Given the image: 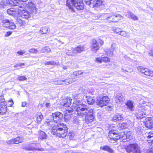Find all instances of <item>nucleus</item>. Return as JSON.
Returning <instances> with one entry per match:
<instances>
[{"label": "nucleus", "instance_id": "obj_21", "mask_svg": "<svg viewBox=\"0 0 153 153\" xmlns=\"http://www.w3.org/2000/svg\"><path fill=\"white\" fill-rule=\"evenodd\" d=\"M146 127L151 128L153 126V121L151 117H147L145 119V121L144 122Z\"/></svg>", "mask_w": 153, "mask_h": 153}, {"label": "nucleus", "instance_id": "obj_8", "mask_svg": "<svg viewBox=\"0 0 153 153\" xmlns=\"http://www.w3.org/2000/svg\"><path fill=\"white\" fill-rule=\"evenodd\" d=\"M18 9L19 14L20 15V16L21 18L27 19L30 16L29 13L25 10L24 6H22V5L19 6Z\"/></svg>", "mask_w": 153, "mask_h": 153}, {"label": "nucleus", "instance_id": "obj_56", "mask_svg": "<svg viewBox=\"0 0 153 153\" xmlns=\"http://www.w3.org/2000/svg\"><path fill=\"white\" fill-rule=\"evenodd\" d=\"M95 61L96 62L99 63H101L102 62V57L100 58L97 57V58L95 60Z\"/></svg>", "mask_w": 153, "mask_h": 153}, {"label": "nucleus", "instance_id": "obj_33", "mask_svg": "<svg viewBox=\"0 0 153 153\" xmlns=\"http://www.w3.org/2000/svg\"><path fill=\"white\" fill-rule=\"evenodd\" d=\"M13 139L14 144H18L22 142L24 140V138L22 136H19Z\"/></svg>", "mask_w": 153, "mask_h": 153}, {"label": "nucleus", "instance_id": "obj_11", "mask_svg": "<svg viewBox=\"0 0 153 153\" xmlns=\"http://www.w3.org/2000/svg\"><path fill=\"white\" fill-rule=\"evenodd\" d=\"M108 136L111 140L116 141L120 138V133L114 130H111L109 131Z\"/></svg>", "mask_w": 153, "mask_h": 153}, {"label": "nucleus", "instance_id": "obj_24", "mask_svg": "<svg viewBox=\"0 0 153 153\" xmlns=\"http://www.w3.org/2000/svg\"><path fill=\"white\" fill-rule=\"evenodd\" d=\"M93 5L94 7H99L103 5V2L102 0H94Z\"/></svg>", "mask_w": 153, "mask_h": 153}, {"label": "nucleus", "instance_id": "obj_43", "mask_svg": "<svg viewBox=\"0 0 153 153\" xmlns=\"http://www.w3.org/2000/svg\"><path fill=\"white\" fill-rule=\"evenodd\" d=\"M68 135L69 136L70 139L74 140L75 138V132L73 131H70Z\"/></svg>", "mask_w": 153, "mask_h": 153}, {"label": "nucleus", "instance_id": "obj_58", "mask_svg": "<svg viewBox=\"0 0 153 153\" xmlns=\"http://www.w3.org/2000/svg\"><path fill=\"white\" fill-rule=\"evenodd\" d=\"M6 143L8 145H10L11 144H14L13 139H12L10 140L7 141Z\"/></svg>", "mask_w": 153, "mask_h": 153}, {"label": "nucleus", "instance_id": "obj_30", "mask_svg": "<svg viewBox=\"0 0 153 153\" xmlns=\"http://www.w3.org/2000/svg\"><path fill=\"white\" fill-rule=\"evenodd\" d=\"M82 105L85 104H83L78 99L73 102V107L74 108V109H76V108H77L78 106H81Z\"/></svg>", "mask_w": 153, "mask_h": 153}, {"label": "nucleus", "instance_id": "obj_48", "mask_svg": "<svg viewBox=\"0 0 153 153\" xmlns=\"http://www.w3.org/2000/svg\"><path fill=\"white\" fill-rule=\"evenodd\" d=\"M83 72L81 70H79L74 72L73 75L76 76L79 75L83 73Z\"/></svg>", "mask_w": 153, "mask_h": 153}, {"label": "nucleus", "instance_id": "obj_15", "mask_svg": "<svg viewBox=\"0 0 153 153\" xmlns=\"http://www.w3.org/2000/svg\"><path fill=\"white\" fill-rule=\"evenodd\" d=\"M73 111L74 109L72 108H69L66 110L64 117L65 122H67L71 119Z\"/></svg>", "mask_w": 153, "mask_h": 153}, {"label": "nucleus", "instance_id": "obj_54", "mask_svg": "<svg viewBox=\"0 0 153 153\" xmlns=\"http://www.w3.org/2000/svg\"><path fill=\"white\" fill-rule=\"evenodd\" d=\"M25 65V64L24 63H19L18 64H16L14 66V67H22V66H24Z\"/></svg>", "mask_w": 153, "mask_h": 153}, {"label": "nucleus", "instance_id": "obj_59", "mask_svg": "<svg viewBox=\"0 0 153 153\" xmlns=\"http://www.w3.org/2000/svg\"><path fill=\"white\" fill-rule=\"evenodd\" d=\"M148 138L149 139L147 140L148 142L149 143H152L153 144V137H149Z\"/></svg>", "mask_w": 153, "mask_h": 153}, {"label": "nucleus", "instance_id": "obj_14", "mask_svg": "<svg viewBox=\"0 0 153 153\" xmlns=\"http://www.w3.org/2000/svg\"><path fill=\"white\" fill-rule=\"evenodd\" d=\"M138 71L147 76H153V71H151L147 68H145L141 66L137 67Z\"/></svg>", "mask_w": 153, "mask_h": 153}, {"label": "nucleus", "instance_id": "obj_40", "mask_svg": "<svg viewBox=\"0 0 153 153\" xmlns=\"http://www.w3.org/2000/svg\"><path fill=\"white\" fill-rule=\"evenodd\" d=\"M118 127L120 129H124L128 128V125L126 123H120L119 124Z\"/></svg>", "mask_w": 153, "mask_h": 153}, {"label": "nucleus", "instance_id": "obj_63", "mask_svg": "<svg viewBox=\"0 0 153 153\" xmlns=\"http://www.w3.org/2000/svg\"><path fill=\"white\" fill-rule=\"evenodd\" d=\"M146 153H153V149H151L147 150Z\"/></svg>", "mask_w": 153, "mask_h": 153}, {"label": "nucleus", "instance_id": "obj_10", "mask_svg": "<svg viewBox=\"0 0 153 153\" xmlns=\"http://www.w3.org/2000/svg\"><path fill=\"white\" fill-rule=\"evenodd\" d=\"M109 100L108 97L104 96L102 98H100L97 99V105L101 107H102L106 105L109 102Z\"/></svg>", "mask_w": 153, "mask_h": 153}, {"label": "nucleus", "instance_id": "obj_38", "mask_svg": "<svg viewBox=\"0 0 153 153\" xmlns=\"http://www.w3.org/2000/svg\"><path fill=\"white\" fill-rule=\"evenodd\" d=\"M7 1L8 4H10L13 6H17L18 4L17 2V0H6Z\"/></svg>", "mask_w": 153, "mask_h": 153}, {"label": "nucleus", "instance_id": "obj_13", "mask_svg": "<svg viewBox=\"0 0 153 153\" xmlns=\"http://www.w3.org/2000/svg\"><path fill=\"white\" fill-rule=\"evenodd\" d=\"M52 116L53 121L56 123L61 121L63 117V114L59 112H56L53 113Z\"/></svg>", "mask_w": 153, "mask_h": 153}, {"label": "nucleus", "instance_id": "obj_23", "mask_svg": "<svg viewBox=\"0 0 153 153\" xmlns=\"http://www.w3.org/2000/svg\"><path fill=\"white\" fill-rule=\"evenodd\" d=\"M38 138L41 140H43L47 138V135L43 131L39 130L38 132Z\"/></svg>", "mask_w": 153, "mask_h": 153}, {"label": "nucleus", "instance_id": "obj_50", "mask_svg": "<svg viewBox=\"0 0 153 153\" xmlns=\"http://www.w3.org/2000/svg\"><path fill=\"white\" fill-rule=\"evenodd\" d=\"M119 34L121 35V36H123L126 37L127 36L128 34L126 32L124 31H120Z\"/></svg>", "mask_w": 153, "mask_h": 153}, {"label": "nucleus", "instance_id": "obj_32", "mask_svg": "<svg viewBox=\"0 0 153 153\" xmlns=\"http://www.w3.org/2000/svg\"><path fill=\"white\" fill-rule=\"evenodd\" d=\"M100 149L104 151H107L110 153H113L114 151L111 148L108 146H105L102 147L101 146Z\"/></svg>", "mask_w": 153, "mask_h": 153}, {"label": "nucleus", "instance_id": "obj_53", "mask_svg": "<svg viewBox=\"0 0 153 153\" xmlns=\"http://www.w3.org/2000/svg\"><path fill=\"white\" fill-rule=\"evenodd\" d=\"M25 53V51L24 50H22L19 51L17 52V53L19 55H22Z\"/></svg>", "mask_w": 153, "mask_h": 153}, {"label": "nucleus", "instance_id": "obj_31", "mask_svg": "<svg viewBox=\"0 0 153 153\" xmlns=\"http://www.w3.org/2000/svg\"><path fill=\"white\" fill-rule=\"evenodd\" d=\"M113 44L111 45V48L107 49L105 51V54L108 56H111L113 55V51L114 50V48H112Z\"/></svg>", "mask_w": 153, "mask_h": 153}, {"label": "nucleus", "instance_id": "obj_34", "mask_svg": "<svg viewBox=\"0 0 153 153\" xmlns=\"http://www.w3.org/2000/svg\"><path fill=\"white\" fill-rule=\"evenodd\" d=\"M36 117L37 123H39L41 121L43 116L41 113L38 112L36 114Z\"/></svg>", "mask_w": 153, "mask_h": 153}, {"label": "nucleus", "instance_id": "obj_26", "mask_svg": "<svg viewBox=\"0 0 153 153\" xmlns=\"http://www.w3.org/2000/svg\"><path fill=\"white\" fill-rule=\"evenodd\" d=\"M125 105L127 106V108L131 111H134V102L130 100H128L126 103Z\"/></svg>", "mask_w": 153, "mask_h": 153}, {"label": "nucleus", "instance_id": "obj_5", "mask_svg": "<svg viewBox=\"0 0 153 153\" xmlns=\"http://www.w3.org/2000/svg\"><path fill=\"white\" fill-rule=\"evenodd\" d=\"M126 149V151L129 153H141L140 148L137 143L128 145Z\"/></svg>", "mask_w": 153, "mask_h": 153}, {"label": "nucleus", "instance_id": "obj_7", "mask_svg": "<svg viewBox=\"0 0 153 153\" xmlns=\"http://www.w3.org/2000/svg\"><path fill=\"white\" fill-rule=\"evenodd\" d=\"M138 111L135 114V116L137 119H141L145 117L146 110L144 107L141 104H139L137 106Z\"/></svg>", "mask_w": 153, "mask_h": 153}, {"label": "nucleus", "instance_id": "obj_18", "mask_svg": "<svg viewBox=\"0 0 153 153\" xmlns=\"http://www.w3.org/2000/svg\"><path fill=\"white\" fill-rule=\"evenodd\" d=\"M27 7L29 10L31 11L32 15L35 14L36 12V9L35 4L32 2H29L27 4Z\"/></svg>", "mask_w": 153, "mask_h": 153}, {"label": "nucleus", "instance_id": "obj_6", "mask_svg": "<svg viewBox=\"0 0 153 153\" xmlns=\"http://www.w3.org/2000/svg\"><path fill=\"white\" fill-rule=\"evenodd\" d=\"M126 149V151L129 153H141L140 148L137 143L128 145Z\"/></svg>", "mask_w": 153, "mask_h": 153}, {"label": "nucleus", "instance_id": "obj_61", "mask_svg": "<svg viewBox=\"0 0 153 153\" xmlns=\"http://www.w3.org/2000/svg\"><path fill=\"white\" fill-rule=\"evenodd\" d=\"M120 29L118 27H117L116 28V29L114 31L117 33H118L119 34V33H120Z\"/></svg>", "mask_w": 153, "mask_h": 153}, {"label": "nucleus", "instance_id": "obj_45", "mask_svg": "<svg viewBox=\"0 0 153 153\" xmlns=\"http://www.w3.org/2000/svg\"><path fill=\"white\" fill-rule=\"evenodd\" d=\"M102 61L105 62H110V58L107 56L102 57Z\"/></svg>", "mask_w": 153, "mask_h": 153}, {"label": "nucleus", "instance_id": "obj_9", "mask_svg": "<svg viewBox=\"0 0 153 153\" xmlns=\"http://www.w3.org/2000/svg\"><path fill=\"white\" fill-rule=\"evenodd\" d=\"M93 114V109H90L89 111L85 115V121L87 124L91 123L93 121L94 118Z\"/></svg>", "mask_w": 153, "mask_h": 153}, {"label": "nucleus", "instance_id": "obj_3", "mask_svg": "<svg viewBox=\"0 0 153 153\" xmlns=\"http://www.w3.org/2000/svg\"><path fill=\"white\" fill-rule=\"evenodd\" d=\"M66 5L73 11H74L73 5L78 10H82L84 9L83 0H66Z\"/></svg>", "mask_w": 153, "mask_h": 153}, {"label": "nucleus", "instance_id": "obj_28", "mask_svg": "<svg viewBox=\"0 0 153 153\" xmlns=\"http://www.w3.org/2000/svg\"><path fill=\"white\" fill-rule=\"evenodd\" d=\"M6 104H0V114H4L6 113L7 108Z\"/></svg>", "mask_w": 153, "mask_h": 153}, {"label": "nucleus", "instance_id": "obj_1", "mask_svg": "<svg viewBox=\"0 0 153 153\" xmlns=\"http://www.w3.org/2000/svg\"><path fill=\"white\" fill-rule=\"evenodd\" d=\"M53 122L48 120L44 123V124L45 126L52 127V131L51 133L53 134L56 135L60 137H65L68 131V128L66 125L63 123H60L52 126Z\"/></svg>", "mask_w": 153, "mask_h": 153}, {"label": "nucleus", "instance_id": "obj_42", "mask_svg": "<svg viewBox=\"0 0 153 153\" xmlns=\"http://www.w3.org/2000/svg\"><path fill=\"white\" fill-rule=\"evenodd\" d=\"M49 28L47 27H44L41 28L40 31L42 34H44L47 33L48 30Z\"/></svg>", "mask_w": 153, "mask_h": 153}, {"label": "nucleus", "instance_id": "obj_51", "mask_svg": "<svg viewBox=\"0 0 153 153\" xmlns=\"http://www.w3.org/2000/svg\"><path fill=\"white\" fill-rule=\"evenodd\" d=\"M141 99V95H136L134 97H133V99L134 100H137V101L139 100L140 101V100Z\"/></svg>", "mask_w": 153, "mask_h": 153}, {"label": "nucleus", "instance_id": "obj_12", "mask_svg": "<svg viewBox=\"0 0 153 153\" xmlns=\"http://www.w3.org/2000/svg\"><path fill=\"white\" fill-rule=\"evenodd\" d=\"M2 25L4 27H7L10 29H14L16 27L15 25L13 22L7 20L5 19L2 20Z\"/></svg>", "mask_w": 153, "mask_h": 153}, {"label": "nucleus", "instance_id": "obj_47", "mask_svg": "<svg viewBox=\"0 0 153 153\" xmlns=\"http://www.w3.org/2000/svg\"><path fill=\"white\" fill-rule=\"evenodd\" d=\"M28 51L31 53H33L34 54H36L38 52V51L37 49L33 48H30L29 49V50Z\"/></svg>", "mask_w": 153, "mask_h": 153}, {"label": "nucleus", "instance_id": "obj_4", "mask_svg": "<svg viewBox=\"0 0 153 153\" xmlns=\"http://www.w3.org/2000/svg\"><path fill=\"white\" fill-rule=\"evenodd\" d=\"M90 109L86 105H82L78 106L75 109L78 115L83 117L87 114Z\"/></svg>", "mask_w": 153, "mask_h": 153}, {"label": "nucleus", "instance_id": "obj_35", "mask_svg": "<svg viewBox=\"0 0 153 153\" xmlns=\"http://www.w3.org/2000/svg\"><path fill=\"white\" fill-rule=\"evenodd\" d=\"M120 139L123 142H126L127 140V136H126V134L122 132L120 134Z\"/></svg>", "mask_w": 153, "mask_h": 153}, {"label": "nucleus", "instance_id": "obj_20", "mask_svg": "<svg viewBox=\"0 0 153 153\" xmlns=\"http://www.w3.org/2000/svg\"><path fill=\"white\" fill-rule=\"evenodd\" d=\"M72 99L69 97H67L66 98L62 100L61 102V105L63 106L64 107H68L71 103Z\"/></svg>", "mask_w": 153, "mask_h": 153}, {"label": "nucleus", "instance_id": "obj_62", "mask_svg": "<svg viewBox=\"0 0 153 153\" xmlns=\"http://www.w3.org/2000/svg\"><path fill=\"white\" fill-rule=\"evenodd\" d=\"M153 137V131L149 132V135L147 136V137L149 138V137Z\"/></svg>", "mask_w": 153, "mask_h": 153}, {"label": "nucleus", "instance_id": "obj_17", "mask_svg": "<svg viewBox=\"0 0 153 153\" xmlns=\"http://www.w3.org/2000/svg\"><path fill=\"white\" fill-rule=\"evenodd\" d=\"M19 6H17L15 8H11L8 9L7 10V13L9 14L12 15L13 16H16L19 15Z\"/></svg>", "mask_w": 153, "mask_h": 153}, {"label": "nucleus", "instance_id": "obj_29", "mask_svg": "<svg viewBox=\"0 0 153 153\" xmlns=\"http://www.w3.org/2000/svg\"><path fill=\"white\" fill-rule=\"evenodd\" d=\"M84 49V48L83 46H79L73 48V52L74 53H79L83 51Z\"/></svg>", "mask_w": 153, "mask_h": 153}, {"label": "nucleus", "instance_id": "obj_52", "mask_svg": "<svg viewBox=\"0 0 153 153\" xmlns=\"http://www.w3.org/2000/svg\"><path fill=\"white\" fill-rule=\"evenodd\" d=\"M74 53L73 52V49L72 51L68 50L66 52V54L68 56L74 55Z\"/></svg>", "mask_w": 153, "mask_h": 153}, {"label": "nucleus", "instance_id": "obj_36", "mask_svg": "<svg viewBox=\"0 0 153 153\" xmlns=\"http://www.w3.org/2000/svg\"><path fill=\"white\" fill-rule=\"evenodd\" d=\"M127 16L129 18H131L133 20H138V18L137 17L134 15L133 13L130 11H128L127 12Z\"/></svg>", "mask_w": 153, "mask_h": 153}, {"label": "nucleus", "instance_id": "obj_57", "mask_svg": "<svg viewBox=\"0 0 153 153\" xmlns=\"http://www.w3.org/2000/svg\"><path fill=\"white\" fill-rule=\"evenodd\" d=\"M13 104L14 102L12 99H10L8 101V105L9 106L11 107Z\"/></svg>", "mask_w": 153, "mask_h": 153}, {"label": "nucleus", "instance_id": "obj_46", "mask_svg": "<svg viewBox=\"0 0 153 153\" xmlns=\"http://www.w3.org/2000/svg\"><path fill=\"white\" fill-rule=\"evenodd\" d=\"M7 103L5 101L4 97L1 96L0 97V104H6Z\"/></svg>", "mask_w": 153, "mask_h": 153}, {"label": "nucleus", "instance_id": "obj_64", "mask_svg": "<svg viewBox=\"0 0 153 153\" xmlns=\"http://www.w3.org/2000/svg\"><path fill=\"white\" fill-rule=\"evenodd\" d=\"M12 33V32L10 31H8L5 34V36L7 37L10 36Z\"/></svg>", "mask_w": 153, "mask_h": 153}, {"label": "nucleus", "instance_id": "obj_55", "mask_svg": "<svg viewBox=\"0 0 153 153\" xmlns=\"http://www.w3.org/2000/svg\"><path fill=\"white\" fill-rule=\"evenodd\" d=\"M126 136H127V140L128 141L130 140L131 135V133L130 132H129L127 134H126Z\"/></svg>", "mask_w": 153, "mask_h": 153}, {"label": "nucleus", "instance_id": "obj_37", "mask_svg": "<svg viewBox=\"0 0 153 153\" xmlns=\"http://www.w3.org/2000/svg\"><path fill=\"white\" fill-rule=\"evenodd\" d=\"M59 63L58 61H54L53 60L48 61L45 63V65H59Z\"/></svg>", "mask_w": 153, "mask_h": 153}, {"label": "nucleus", "instance_id": "obj_22", "mask_svg": "<svg viewBox=\"0 0 153 153\" xmlns=\"http://www.w3.org/2000/svg\"><path fill=\"white\" fill-rule=\"evenodd\" d=\"M73 80L72 79H65V80H57L56 83V81H55V83L56 84H63V82H64V83L66 85H68V84L72 82Z\"/></svg>", "mask_w": 153, "mask_h": 153}, {"label": "nucleus", "instance_id": "obj_39", "mask_svg": "<svg viewBox=\"0 0 153 153\" xmlns=\"http://www.w3.org/2000/svg\"><path fill=\"white\" fill-rule=\"evenodd\" d=\"M51 51V49L48 47H45L41 48L40 50V52L41 53H49Z\"/></svg>", "mask_w": 153, "mask_h": 153}, {"label": "nucleus", "instance_id": "obj_49", "mask_svg": "<svg viewBox=\"0 0 153 153\" xmlns=\"http://www.w3.org/2000/svg\"><path fill=\"white\" fill-rule=\"evenodd\" d=\"M27 78L24 76H19L18 77V79L20 81H22L26 80Z\"/></svg>", "mask_w": 153, "mask_h": 153}, {"label": "nucleus", "instance_id": "obj_2", "mask_svg": "<svg viewBox=\"0 0 153 153\" xmlns=\"http://www.w3.org/2000/svg\"><path fill=\"white\" fill-rule=\"evenodd\" d=\"M103 17L106 21L109 23H117L123 19L121 15L113 13L105 14Z\"/></svg>", "mask_w": 153, "mask_h": 153}, {"label": "nucleus", "instance_id": "obj_41", "mask_svg": "<svg viewBox=\"0 0 153 153\" xmlns=\"http://www.w3.org/2000/svg\"><path fill=\"white\" fill-rule=\"evenodd\" d=\"M8 4L5 0H1L0 1V8H5Z\"/></svg>", "mask_w": 153, "mask_h": 153}, {"label": "nucleus", "instance_id": "obj_44", "mask_svg": "<svg viewBox=\"0 0 153 153\" xmlns=\"http://www.w3.org/2000/svg\"><path fill=\"white\" fill-rule=\"evenodd\" d=\"M21 16L18 17L16 19V22L17 23H19L20 24V26H22L24 25V21L21 19Z\"/></svg>", "mask_w": 153, "mask_h": 153}, {"label": "nucleus", "instance_id": "obj_60", "mask_svg": "<svg viewBox=\"0 0 153 153\" xmlns=\"http://www.w3.org/2000/svg\"><path fill=\"white\" fill-rule=\"evenodd\" d=\"M92 1V0H85V2L87 4L90 5Z\"/></svg>", "mask_w": 153, "mask_h": 153}, {"label": "nucleus", "instance_id": "obj_19", "mask_svg": "<svg viewBox=\"0 0 153 153\" xmlns=\"http://www.w3.org/2000/svg\"><path fill=\"white\" fill-rule=\"evenodd\" d=\"M99 45L98 42L95 39H93L92 41L91 50L94 53L99 49Z\"/></svg>", "mask_w": 153, "mask_h": 153}, {"label": "nucleus", "instance_id": "obj_25", "mask_svg": "<svg viewBox=\"0 0 153 153\" xmlns=\"http://www.w3.org/2000/svg\"><path fill=\"white\" fill-rule=\"evenodd\" d=\"M84 98L85 99L88 103L89 105H93L95 102V100L94 97L90 96H84Z\"/></svg>", "mask_w": 153, "mask_h": 153}, {"label": "nucleus", "instance_id": "obj_27", "mask_svg": "<svg viewBox=\"0 0 153 153\" xmlns=\"http://www.w3.org/2000/svg\"><path fill=\"white\" fill-rule=\"evenodd\" d=\"M115 101L117 103H120L124 100V98L121 94H118L115 97Z\"/></svg>", "mask_w": 153, "mask_h": 153}, {"label": "nucleus", "instance_id": "obj_16", "mask_svg": "<svg viewBox=\"0 0 153 153\" xmlns=\"http://www.w3.org/2000/svg\"><path fill=\"white\" fill-rule=\"evenodd\" d=\"M125 119L124 115L120 113H116L113 117V120L114 122L123 121Z\"/></svg>", "mask_w": 153, "mask_h": 153}]
</instances>
